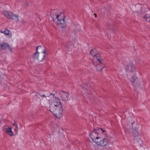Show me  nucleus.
Wrapping results in <instances>:
<instances>
[{
  "label": "nucleus",
  "instance_id": "nucleus-3",
  "mask_svg": "<svg viewBox=\"0 0 150 150\" xmlns=\"http://www.w3.org/2000/svg\"><path fill=\"white\" fill-rule=\"evenodd\" d=\"M65 16L64 13H60L57 14L56 17L53 19L54 21L60 27L63 28L66 25V23L64 20Z\"/></svg>",
  "mask_w": 150,
  "mask_h": 150
},
{
  "label": "nucleus",
  "instance_id": "nucleus-21",
  "mask_svg": "<svg viewBox=\"0 0 150 150\" xmlns=\"http://www.w3.org/2000/svg\"><path fill=\"white\" fill-rule=\"evenodd\" d=\"M54 94H50V96H54Z\"/></svg>",
  "mask_w": 150,
  "mask_h": 150
},
{
  "label": "nucleus",
  "instance_id": "nucleus-4",
  "mask_svg": "<svg viewBox=\"0 0 150 150\" xmlns=\"http://www.w3.org/2000/svg\"><path fill=\"white\" fill-rule=\"evenodd\" d=\"M104 131L102 129L98 128L96 129H94L91 132L90 136L93 141L95 143L97 140L100 139V134L104 132Z\"/></svg>",
  "mask_w": 150,
  "mask_h": 150
},
{
  "label": "nucleus",
  "instance_id": "nucleus-18",
  "mask_svg": "<svg viewBox=\"0 0 150 150\" xmlns=\"http://www.w3.org/2000/svg\"><path fill=\"white\" fill-rule=\"evenodd\" d=\"M18 126H17V125H16V126L14 129V131L16 132H18Z\"/></svg>",
  "mask_w": 150,
  "mask_h": 150
},
{
  "label": "nucleus",
  "instance_id": "nucleus-13",
  "mask_svg": "<svg viewBox=\"0 0 150 150\" xmlns=\"http://www.w3.org/2000/svg\"><path fill=\"white\" fill-rule=\"evenodd\" d=\"M6 133L10 136L13 135V133L12 130V128L10 127H8L6 131Z\"/></svg>",
  "mask_w": 150,
  "mask_h": 150
},
{
  "label": "nucleus",
  "instance_id": "nucleus-22",
  "mask_svg": "<svg viewBox=\"0 0 150 150\" xmlns=\"http://www.w3.org/2000/svg\"><path fill=\"white\" fill-rule=\"evenodd\" d=\"M94 15H95V17H96V13H94Z\"/></svg>",
  "mask_w": 150,
  "mask_h": 150
},
{
  "label": "nucleus",
  "instance_id": "nucleus-14",
  "mask_svg": "<svg viewBox=\"0 0 150 150\" xmlns=\"http://www.w3.org/2000/svg\"><path fill=\"white\" fill-rule=\"evenodd\" d=\"M144 18L147 21L150 23V14H147L144 17Z\"/></svg>",
  "mask_w": 150,
  "mask_h": 150
},
{
  "label": "nucleus",
  "instance_id": "nucleus-12",
  "mask_svg": "<svg viewBox=\"0 0 150 150\" xmlns=\"http://www.w3.org/2000/svg\"><path fill=\"white\" fill-rule=\"evenodd\" d=\"M0 48L4 50L8 49L11 52L12 51V48L7 43H6L0 44Z\"/></svg>",
  "mask_w": 150,
  "mask_h": 150
},
{
  "label": "nucleus",
  "instance_id": "nucleus-7",
  "mask_svg": "<svg viewBox=\"0 0 150 150\" xmlns=\"http://www.w3.org/2000/svg\"><path fill=\"white\" fill-rule=\"evenodd\" d=\"M59 94L60 95L61 98L62 100L67 101L70 99V98H69V94L67 93L64 91H61L59 93Z\"/></svg>",
  "mask_w": 150,
  "mask_h": 150
},
{
  "label": "nucleus",
  "instance_id": "nucleus-11",
  "mask_svg": "<svg viewBox=\"0 0 150 150\" xmlns=\"http://www.w3.org/2000/svg\"><path fill=\"white\" fill-rule=\"evenodd\" d=\"M137 76L134 75L132 76L130 79V81L132 83L133 85L135 87L139 86V83L137 79Z\"/></svg>",
  "mask_w": 150,
  "mask_h": 150
},
{
  "label": "nucleus",
  "instance_id": "nucleus-17",
  "mask_svg": "<svg viewBox=\"0 0 150 150\" xmlns=\"http://www.w3.org/2000/svg\"><path fill=\"white\" fill-rule=\"evenodd\" d=\"M3 33L6 35H8L9 34V31L8 30H5Z\"/></svg>",
  "mask_w": 150,
  "mask_h": 150
},
{
  "label": "nucleus",
  "instance_id": "nucleus-10",
  "mask_svg": "<svg viewBox=\"0 0 150 150\" xmlns=\"http://www.w3.org/2000/svg\"><path fill=\"white\" fill-rule=\"evenodd\" d=\"M90 54L91 55H93L94 57L96 58V60L98 61L101 64H102L101 62L102 61V60L100 59H99L97 58V57L98 56L99 54L98 53H97L95 49L92 50L91 51Z\"/></svg>",
  "mask_w": 150,
  "mask_h": 150
},
{
  "label": "nucleus",
  "instance_id": "nucleus-15",
  "mask_svg": "<svg viewBox=\"0 0 150 150\" xmlns=\"http://www.w3.org/2000/svg\"><path fill=\"white\" fill-rule=\"evenodd\" d=\"M72 45L71 43H67L66 45V46L67 47L68 50L69 51L71 50V47Z\"/></svg>",
  "mask_w": 150,
  "mask_h": 150
},
{
  "label": "nucleus",
  "instance_id": "nucleus-5",
  "mask_svg": "<svg viewBox=\"0 0 150 150\" xmlns=\"http://www.w3.org/2000/svg\"><path fill=\"white\" fill-rule=\"evenodd\" d=\"M97 141L96 143L97 145L102 146H106L109 142L110 140L108 137H106L104 138L100 137V139Z\"/></svg>",
  "mask_w": 150,
  "mask_h": 150
},
{
  "label": "nucleus",
  "instance_id": "nucleus-1",
  "mask_svg": "<svg viewBox=\"0 0 150 150\" xmlns=\"http://www.w3.org/2000/svg\"><path fill=\"white\" fill-rule=\"evenodd\" d=\"M50 110L52 112L57 118L61 117L63 112L62 106L60 100L53 97L49 100Z\"/></svg>",
  "mask_w": 150,
  "mask_h": 150
},
{
  "label": "nucleus",
  "instance_id": "nucleus-9",
  "mask_svg": "<svg viewBox=\"0 0 150 150\" xmlns=\"http://www.w3.org/2000/svg\"><path fill=\"white\" fill-rule=\"evenodd\" d=\"M127 67L128 70L132 73L134 75L135 74V67L132 61H130L127 62Z\"/></svg>",
  "mask_w": 150,
  "mask_h": 150
},
{
  "label": "nucleus",
  "instance_id": "nucleus-6",
  "mask_svg": "<svg viewBox=\"0 0 150 150\" xmlns=\"http://www.w3.org/2000/svg\"><path fill=\"white\" fill-rule=\"evenodd\" d=\"M3 14L8 19H16L18 17V16L14 14L11 12H8L6 11L3 12Z\"/></svg>",
  "mask_w": 150,
  "mask_h": 150
},
{
  "label": "nucleus",
  "instance_id": "nucleus-20",
  "mask_svg": "<svg viewBox=\"0 0 150 150\" xmlns=\"http://www.w3.org/2000/svg\"><path fill=\"white\" fill-rule=\"evenodd\" d=\"M13 126H16V125H17L15 123H14L13 124Z\"/></svg>",
  "mask_w": 150,
  "mask_h": 150
},
{
  "label": "nucleus",
  "instance_id": "nucleus-16",
  "mask_svg": "<svg viewBox=\"0 0 150 150\" xmlns=\"http://www.w3.org/2000/svg\"><path fill=\"white\" fill-rule=\"evenodd\" d=\"M101 65H102V66L101 67L100 66H99V67H98V66L96 67L98 71H101L103 68H104L105 65L104 64H101Z\"/></svg>",
  "mask_w": 150,
  "mask_h": 150
},
{
  "label": "nucleus",
  "instance_id": "nucleus-19",
  "mask_svg": "<svg viewBox=\"0 0 150 150\" xmlns=\"http://www.w3.org/2000/svg\"><path fill=\"white\" fill-rule=\"evenodd\" d=\"M40 96L42 97H46V96L44 95H40Z\"/></svg>",
  "mask_w": 150,
  "mask_h": 150
},
{
  "label": "nucleus",
  "instance_id": "nucleus-23",
  "mask_svg": "<svg viewBox=\"0 0 150 150\" xmlns=\"http://www.w3.org/2000/svg\"><path fill=\"white\" fill-rule=\"evenodd\" d=\"M3 31H1V33H3Z\"/></svg>",
  "mask_w": 150,
  "mask_h": 150
},
{
  "label": "nucleus",
  "instance_id": "nucleus-2",
  "mask_svg": "<svg viewBox=\"0 0 150 150\" xmlns=\"http://www.w3.org/2000/svg\"><path fill=\"white\" fill-rule=\"evenodd\" d=\"M36 50V52L33 55V57L34 59L41 61L44 59L45 56V49L44 47L39 46L37 47Z\"/></svg>",
  "mask_w": 150,
  "mask_h": 150
},
{
  "label": "nucleus",
  "instance_id": "nucleus-8",
  "mask_svg": "<svg viewBox=\"0 0 150 150\" xmlns=\"http://www.w3.org/2000/svg\"><path fill=\"white\" fill-rule=\"evenodd\" d=\"M132 135L134 137V139L137 140L139 143L141 142L139 132H138L137 129H135L134 130H133L132 132Z\"/></svg>",
  "mask_w": 150,
  "mask_h": 150
}]
</instances>
